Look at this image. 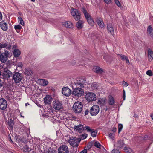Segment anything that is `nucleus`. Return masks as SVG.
Segmentation results:
<instances>
[{
  "instance_id": "f257e3e1",
  "label": "nucleus",
  "mask_w": 153,
  "mask_h": 153,
  "mask_svg": "<svg viewBox=\"0 0 153 153\" xmlns=\"http://www.w3.org/2000/svg\"><path fill=\"white\" fill-rule=\"evenodd\" d=\"M82 11L89 25L91 26H93L94 25V22L91 15L88 12L85 8V7H82Z\"/></svg>"
},
{
  "instance_id": "f03ea898",
  "label": "nucleus",
  "mask_w": 153,
  "mask_h": 153,
  "mask_svg": "<svg viewBox=\"0 0 153 153\" xmlns=\"http://www.w3.org/2000/svg\"><path fill=\"white\" fill-rule=\"evenodd\" d=\"M82 11L89 25L91 26H93L94 25V22L91 15L88 12L85 8V7H82Z\"/></svg>"
},
{
  "instance_id": "7ed1b4c3",
  "label": "nucleus",
  "mask_w": 153,
  "mask_h": 153,
  "mask_svg": "<svg viewBox=\"0 0 153 153\" xmlns=\"http://www.w3.org/2000/svg\"><path fill=\"white\" fill-rule=\"evenodd\" d=\"M83 105L80 102L77 101L74 103L72 107L73 111L77 114H79L82 110Z\"/></svg>"
},
{
  "instance_id": "20e7f679",
  "label": "nucleus",
  "mask_w": 153,
  "mask_h": 153,
  "mask_svg": "<svg viewBox=\"0 0 153 153\" xmlns=\"http://www.w3.org/2000/svg\"><path fill=\"white\" fill-rule=\"evenodd\" d=\"M71 13L76 20L78 21L80 19L81 14L77 9L72 8L71 10Z\"/></svg>"
},
{
  "instance_id": "39448f33",
  "label": "nucleus",
  "mask_w": 153,
  "mask_h": 153,
  "mask_svg": "<svg viewBox=\"0 0 153 153\" xmlns=\"http://www.w3.org/2000/svg\"><path fill=\"white\" fill-rule=\"evenodd\" d=\"M12 73L7 69H4L2 72L1 76L4 80H8L13 76Z\"/></svg>"
},
{
  "instance_id": "423d86ee",
  "label": "nucleus",
  "mask_w": 153,
  "mask_h": 153,
  "mask_svg": "<svg viewBox=\"0 0 153 153\" xmlns=\"http://www.w3.org/2000/svg\"><path fill=\"white\" fill-rule=\"evenodd\" d=\"M84 94V91L83 89L80 88H76L74 89L72 94L75 96L80 97L82 96Z\"/></svg>"
},
{
  "instance_id": "0eeeda50",
  "label": "nucleus",
  "mask_w": 153,
  "mask_h": 153,
  "mask_svg": "<svg viewBox=\"0 0 153 153\" xmlns=\"http://www.w3.org/2000/svg\"><path fill=\"white\" fill-rule=\"evenodd\" d=\"M100 111L99 106L97 105H94L90 109V113L92 116L97 115Z\"/></svg>"
},
{
  "instance_id": "6e6552de",
  "label": "nucleus",
  "mask_w": 153,
  "mask_h": 153,
  "mask_svg": "<svg viewBox=\"0 0 153 153\" xmlns=\"http://www.w3.org/2000/svg\"><path fill=\"white\" fill-rule=\"evenodd\" d=\"M81 141V139L74 137L73 139L69 140L68 142L70 143V144L73 147H77L78 146L79 144Z\"/></svg>"
},
{
  "instance_id": "1a4fd4ad",
  "label": "nucleus",
  "mask_w": 153,
  "mask_h": 153,
  "mask_svg": "<svg viewBox=\"0 0 153 153\" xmlns=\"http://www.w3.org/2000/svg\"><path fill=\"white\" fill-rule=\"evenodd\" d=\"M88 126H86L84 124H79L77 126H74V130L76 131H77L78 132L81 133L83 131H87V129H86V128Z\"/></svg>"
},
{
  "instance_id": "9d476101",
  "label": "nucleus",
  "mask_w": 153,
  "mask_h": 153,
  "mask_svg": "<svg viewBox=\"0 0 153 153\" xmlns=\"http://www.w3.org/2000/svg\"><path fill=\"white\" fill-rule=\"evenodd\" d=\"M53 107L55 109L59 111L63 108V105L62 102L55 100L53 103Z\"/></svg>"
},
{
  "instance_id": "9b49d317",
  "label": "nucleus",
  "mask_w": 153,
  "mask_h": 153,
  "mask_svg": "<svg viewBox=\"0 0 153 153\" xmlns=\"http://www.w3.org/2000/svg\"><path fill=\"white\" fill-rule=\"evenodd\" d=\"M12 76L16 84L21 82L22 78V74L17 72L15 73Z\"/></svg>"
},
{
  "instance_id": "f8f14e48",
  "label": "nucleus",
  "mask_w": 153,
  "mask_h": 153,
  "mask_svg": "<svg viewBox=\"0 0 153 153\" xmlns=\"http://www.w3.org/2000/svg\"><path fill=\"white\" fill-rule=\"evenodd\" d=\"M86 99L89 102L94 101L96 100V95L93 93H88L86 95Z\"/></svg>"
},
{
  "instance_id": "ddd939ff",
  "label": "nucleus",
  "mask_w": 153,
  "mask_h": 153,
  "mask_svg": "<svg viewBox=\"0 0 153 153\" xmlns=\"http://www.w3.org/2000/svg\"><path fill=\"white\" fill-rule=\"evenodd\" d=\"M9 54V52L7 51L1 53L0 55V60L2 62L5 63L7 61Z\"/></svg>"
},
{
  "instance_id": "4468645a",
  "label": "nucleus",
  "mask_w": 153,
  "mask_h": 153,
  "mask_svg": "<svg viewBox=\"0 0 153 153\" xmlns=\"http://www.w3.org/2000/svg\"><path fill=\"white\" fill-rule=\"evenodd\" d=\"M115 146L118 149H126V146L125 145L123 140H119L117 141V143L116 144Z\"/></svg>"
},
{
  "instance_id": "2eb2a0df",
  "label": "nucleus",
  "mask_w": 153,
  "mask_h": 153,
  "mask_svg": "<svg viewBox=\"0 0 153 153\" xmlns=\"http://www.w3.org/2000/svg\"><path fill=\"white\" fill-rule=\"evenodd\" d=\"M58 153H68L69 150L67 146L62 145L59 147L58 149Z\"/></svg>"
},
{
  "instance_id": "dca6fc26",
  "label": "nucleus",
  "mask_w": 153,
  "mask_h": 153,
  "mask_svg": "<svg viewBox=\"0 0 153 153\" xmlns=\"http://www.w3.org/2000/svg\"><path fill=\"white\" fill-rule=\"evenodd\" d=\"M7 105V101L4 98L0 99V109L4 110L5 109Z\"/></svg>"
},
{
  "instance_id": "f3484780",
  "label": "nucleus",
  "mask_w": 153,
  "mask_h": 153,
  "mask_svg": "<svg viewBox=\"0 0 153 153\" xmlns=\"http://www.w3.org/2000/svg\"><path fill=\"white\" fill-rule=\"evenodd\" d=\"M62 93L64 95L69 96L71 94V91L68 87H65L62 88Z\"/></svg>"
},
{
  "instance_id": "a211bd4d",
  "label": "nucleus",
  "mask_w": 153,
  "mask_h": 153,
  "mask_svg": "<svg viewBox=\"0 0 153 153\" xmlns=\"http://www.w3.org/2000/svg\"><path fill=\"white\" fill-rule=\"evenodd\" d=\"M87 129V131L88 132H90L91 133V136L93 137H96L97 134V130H94L93 129H92L89 126H88L86 128Z\"/></svg>"
},
{
  "instance_id": "6ab92c4d",
  "label": "nucleus",
  "mask_w": 153,
  "mask_h": 153,
  "mask_svg": "<svg viewBox=\"0 0 153 153\" xmlns=\"http://www.w3.org/2000/svg\"><path fill=\"white\" fill-rule=\"evenodd\" d=\"M52 100V98L49 95H47L44 98V103L46 104H50L51 103Z\"/></svg>"
},
{
  "instance_id": "aec40b11",
  "label": "nucleus",
  "mask_w": 153,
  "mask_h": 153,
  "mask_svg": "<svg viewBox=\"0 0 153 153\" xmlns=\"http://www.w3.org/2000/svg\"><path fill=\"white\" fill-rule=\"evenodd\" d=\"M148 60L149 62H151L153 59V51L150 49L148 50Z\"/></svg>"
},
{
  "instance_id": "412c9836",
  "label": "nucleus",
  "mask_w": 153,
  "mask_h": 153,
  "mask_svg": "<svg viewBox=\"0 0 153 153\" xmlns=\"http://www.w3.org/2000/svg\"><path fill=\"white\" fill-rule=\"evenodd\" d=\"M62 25L68 28H73V24L70 21H68L64 22L63 23Z\"/></svg>"
},
{
  "instance_id": "4be33fe9",
  "label": "nucleus",
  "mask_w": 153,
  "mask_h": 153,
  "mask_svg": "<svg viewBox=\"0 0 153 153\" xmlns=\"http://www.w3.org/2000/svg\"><path fill=\"white\" fill-rule=\"evenodd\" d=\"M147 34L148 36L153 37V29L151 25L148 26L147 28Z\"/></svg>"
},
{
  "instance_id": "5701e85b",
  "label": "nucleus",
  "mask_w": 153,
  "mask_h": 153,
  "mask_svg": "<svg viewBox=\"0 0 153 153\" xmlns=\"http://www.w3.org/2000/svg\"><path fill=\"white\" fill-rule=\"evenodd\" d=\"M0 27L2 30L6 31L7 30L8 27L7 23L4 22L2 21L0 23Z\"/></svg>"
},
{
  "instance_id": "b1692460",
  "label": "nucleus",
  "mask_w": 153,
  "mask_h": 153,
  "mask_svg": "<svg viewBox=\"0 0 153 153\" xmlns=\"http://www.w3.org/2000/svg\"><path fill=\"white\" fill-rule=\"evenodd\" d=\"M84 22L82 20H79L77 22L76 25V26L78 30H80L82 29L83 27V24Z\"/></svg>"
},
{
  "instance_id": "393cba45",
  "label": "nucleus",
  "mask_w": 153,
  "mask_h": 153,
  "mask_svg": "<svg viewBox=\"0 0 153 153\" xmlns=\"http://www.w3.org/2000/svg\"><path fill=\"white\" fill-rule=\"evenodd\" d=\"M96 21L100 27L102 28L104 27L105 25L102 20L100 18H98Z\"/></svg>"
},
{
  "instance_id": "a878e982",
  "label": "nucleus",
  "mask_w": 153,
  "mask_h": 153,
  "mask_svg": "<svg viewBox=\"0 0 153 153\" xmlns=\"http://www.w3.org/2000/svg\"><path fill=\"white\" fill-rule=\"evenodd\" d=\"M11 44L10 43H5L4 44L0 43V48H6L8 49H10L11 48Z\"/></svg>"
},
{
  "instance_id": "bb28decb",
  "label": "nucleus",
  "mask_w": 153,
  "mask_h": 153,
  "mask_svg": "<svg viewBox=\"0 0 153 153\" xmlns=\"http://www.w3.org/2000/svg\"><path fill=\"white\" fill-rule=\"evenodd\" d=\"M107 28L108 32L113 35L114 34V30L112 25L110 24L108 25Z\"/></svg>"
},
{
  "instance_id": "cd10ccee",
  "label": "nucleus",
  "mask_w": 153,
  "mask_h": 153,
  "mask_svg": "<svg viewBox=\"0 0 153 153\" xmlns=\"http://www.w3.org/2000/svg\"><path fill=\"white\" fill-rule=\"evenodd\" d=\"M94 68L95 69L94 72L97 74H102L103 72V70L97 66H95Z\"/></svg>"
},
{
  "instance_id": "c85d7f7f",
  "label": "nucleus",
  "mask_w": 153,
  "mask_h": 153,
  "mask_svg": "<svg viewBox=\"0 0 153 153\" xmlns=\"http://www.w3.org/2000/svg\"><path fill=\"white\" fill-rule=\"evenodd\" d=\"M123 61H126L127 63H129V61L128 58L124 55L119 54L118 55Z\"/></svg>"
},
{
  "instance_id": "c756f323",
  "label": "nucleus",
  "mask_w": 153,
  "mask_h": 153,
  "mask_svg": "<svg viewBox=\"0 0 153 153\" xmlns=\"http://www.w3.org/2000/svg\"><path fill=\"white\" fill-rule=\"evenodd\" d=\"M97 103L101 106H104L106 104V101L105 99L103 98L100 99L98 100Z\"/></svg>"
},
{
  "instance_id": "7c9ffc66",
  "label": "nucleus",
  "mask_w": 153,
  "mask_h": 153,
  "mask_svg": "<svg viewBox=\"0 0 153 153\" xmlns=\"http://www.w3.org/2000/svg\"><path fill=\"white\" fill-rule=\"evenodd\" d=\"M13 54L15 57H17L20 55L21 53V51L17 49H15L13 52Z\"/></svg>"
},
{
  "instance_id": "2f4dec72",
  "label": "nucleus",
  "mask_w": 153,
  "mask_h": 153,
  "mask_svg": "<svg viewBox=\"0 0 153 153\" xmlns=\"http://www.w3.org/2000/svg\"><path fill=\"white\" fill-rule=\"evenodd\" d=\"M108 103L109 105H113L115 103V101L114 98L112 97L111 96L108 99Z\"/></svg>"
},
{
  "instance_id": "473e14b6",
  "label": "nucleus",
  "mask_w": 153,
  "mask_h": 153,
  "mask_svg": "<svg viewBox=\"0 0 153 153\" xmlns=\"http://www.w3.org/2000/svg\"><path fill=\"white\" fill-rule=\"evenodd\" d=\"M14 27L17 32L18 33H19L21 29L22 28V26L20 25H15Z\"/></svg>"
},
{
  "instance_id": "72a5a7b5",
  "label": "nucleus",
  "mask_w": 153,
  "mask_h": 153,
  "mask_svg": "<svg viewBox=\"0 0 153 153\" xmlns=\"http://www.w3.org/2000/svg\"><path fill=\"white\" fill-rule=\"evenodd\" d=\"M8 124L9 126V129L12 130L13 128V126L14 124V123L12 120L8 121Z\"/></svg>"
},
{
  "instance_id": "f704fd0d",
  "label": "nucleus",
  "mask_w": 153,
  "mask_h": 153,
  "mask_svg": "<svg viewBox=\"0 0 153 153\" xmlns=\"http://www.w3.org/2000/svg\"><path fill=\"white\" fill-rule=\"evenodd\" d=\"M23 151L25 152H28V153H29L31 149L28 147V146L27 145H26L23 148Z\"/></svg>"
},
{
  "instance_id": "c9c22d12",
  "label": "nucleus",
  "mask_w": 153,
  "mask_h": 153,
  "mask_svg": "<svg viewBox=\"0 0 153 153\" xmlns=\"http://www.w3.org/2000/svg\"><path fill=\"white\" fill-rule=\"evenodd\" d=\"M84 82H85L84 80L82 81V82H81L80 80H79L76 83V85H79L81 88H83L84 87Z\"/></svg>"
},
{
  "instance_id": "e433bc0d",
  "label": "nucleus",
  "mask_w": 153,
  "mask_h": 153,
  "mask_svg": "<svg viewBox=\"0 0 153 153\" xmlns=\"http://www.w3.org/2000/svg\"><path fill=\"white\" fill-rule=\"evenodd\" d=\"M124 150H126V153H134L131 149L128 147H126V149Z\"/></svg>"
},
{
  "instance_id": "4c0bfd02",
  "label": "nucleus",
  "mask_w": 153,
  "mask_h": 153,
  "mask_svg": "<svg viewBox=\"0 0 153 153\" xmlns=\"http://www.w3.org/2000/svg\"><path fill=\"white\" fill-rule=\"evenodd\" d=\"M18 20L19 22V23L23 26H24L25 23L24 21L21 17L19 16L18 18Z\"/></svg>"
},
{
  "instance_id": "58836bf2",
  "label": "nucleus",
  "mask_w": 153,
  "mask_h": 153,
  "mask_svg": "<svg viewBox=\"0 0 153 153\" xmlns=\"http://www.w3.org/2000/svg\"><path fill=\"white\" fill-rule=\"evenodd\" d=\"M41 82L42 83V85L43 86H46L48 83V81L47 80L44 79H41Z\"/></svg>"
},
{
  "instance_id": "ea45409f",
  "label": "nucleus",
  "mask_w": 153,
  "mask_h": 153,
  "mask_svg": "<svg viewBox=\"0 0 153 153\" xmlns=\"http://www.w3.org/2000/svg\"><path fill=\"white\" fill-rule=\"evenodd\" d=\"M94 146L97 148H101V146L100 144L98 142L96 141L94 143Z\"/></svg>"
},
{
  "instance_id": "a19ab883",
  "label": "nucleus",
  "mask_w": 153,
  "mask_h": 153,
  "mask_svg": "<svg viewBox=\"0 0 153 153\" xmlns=\"http://www.w3.org/2000/svg\"><path fill=\"white\" fill-rule=\"evenodd\" d=\"M87 134H84L80 136V139L81 140H83L85 139L87 137Z\"/></svg>"
},
{
  "instance_id": "79ce46f5",
  "label": "nucleus",
  "mask_w": 153,
  "mask_h": 153,
  "mask_svg": "<svg viewBox=\"0 0 153 153\" xmlns=\"http://www.w3.org/2000/svg\"><path fill=\"white\" fill-rule=\"evenodd\" d=\"M116 4L120 8H123L122 6L120 4L118 0H114Z\"/></svg>"
},
{
  "instance_id": "37998d69",
  "label": "nucleus",
  "mask_w": 153,
  "mask_h": 153,
  "mask_svg": "<svg viewBox=\"0 0 153 153\" xmlns=\"http://www.w3.org/2000/svg\"><path fill=\"white\" fill-rule=\"evenodd\" d=\"M123 128V125L121 124H119L118 126V133H120V132L122 131V130Z\"/></svg>"
},
{
  "instance_id": "c03bdc74",
  "label": "nucleus",
  "mask_w": 153,
  "mask_h": 153,
  "mask_svg": "<svg viewBox=\"0 0 153 153\" xmlns=\"http://www.w3.org/2000/svg\"><path fill=\"white\" fill-rule=\"evenodd\" d=\"M146 74L149 76H152L153 75V74L151 70H148L146 72Z\"/></svg>"
},
{
  "instance_id": "a18cd8bd",
  "label": "nucleus",
  "mask_w": 153,
  "mask_h": 153,
  "mask_svg": "<svg viewBox=\"0 0 153 153\" xmlns=\"http://www.w3.org/2000/svg\"><path fill=\"white\" fill-rule=\"evenodd\" d=\"M26 74L28 76L31 75L32 74V71L30 69H28L26 71Z\"/></svg>"
},
{
  "instance_id": "49530a36",
  "label": "nucleus",
  "mask_w": 153,
  "mask_h": 153,
  "mask_svg": "<svg viewBox=\"0 0 153 153\" xmlns=\"http://www.w3.org/2000/svg\"><path fill=\"white\" fill-rule=\"evenodd\" d=\"M112 153H120V152L119 150L114 149L112 151Z\"/></svg>"
},
{
  "instance_id": "de8ad7c7",
  "label": "nucleus",
  "mask_w": 153,
  "mask_h": 153,
  "mask_svg": "<svg viewBox=\"0 0 153 153\" xmlns=\"http://www.w3.org/2000/svg\"><path fill=\"white\" fill-rule=\"evenodd\" d=\"M109 136L112 139V140H113L114 139V134L113 133H110L109 134Z\"/></svg>"
},
{
  "instance_id": "09e8293b",
  "label": "nucleus",
  "mask_w": 153,
  "mask_h": 153,
  "mask_svg": "<svg viewBox=\"0 0 153 153\" xmlns=\"http://www.w3.org/2000/svg\"><path fill=\"white\" fill-rule=\"evenodd\" d=\"M105 3L107 4H110L112 3L111 0H104Z\"/></svg>"
},
{
  "instance_id": "8fccbe9b",
  "label": "nucleus",
  "mask_w": 153,
  "mask_h": 153,
  "mask_svg": "<svg viewBox=\"0 0 153 153\" xmlns=\"http://www.w3.org/2000/svg\"><path fill=\"white\" fill-rule=\"evenodd\" d=\"M89 112L90 113V110H89L88 109H85L84 112L85 116L88 115Z\"/></svg>"
},
{
  "instance_id": "3c124183",
  "label": "nucleus",
  "mask_w": 153,
  "mask_h": 153,
  "mask_svg": "<svg viewBox=\"0 0 153 153\" xmlns=\"http://www.w3.org/2000/svg\"><path fill=\"white\" fill-rule=\"evenodd\" d=\"M122 85H124L125 87L127 86L128 85V84L124 81L123 82Z\"/></svg>"
},
{
  "instance_id": "603ef678",
  "label": "nucleus",
  "mask_w": 153,
  "mask_h": 153,
  "mask_svg": "<svg viewBox=\"0 0 153 153\" xmlns=\"http://www.w3.org/2000/svg\"><path fill=\"white\" fill-rule=\"evenodd\" d=\"M23 66L22 63L21 62H19L18 63L17 66L18 67H22Z\"/></svg>"
},
{
  "instance_id": "864d4df0",
  "label": "nucleus",
  "mask_w": 153,
  "mask_h": 153,
  "mask_svg": "<svg viewBox=\"0 0 153 153\" xmlns=\"http://www.w3.org/2000/svg\"><path fill=\"white\" fill-rule=\"evenodd\" d=\"M116 127H113L112 128V129L111 130V131L112 132L114 133V132H116Z\"/></svg>"
},
{
  "instance_id": "5fc2aeb1",
  "label": "nucleus",
  "mask_w": 153,
  "mask_h": 153,
  "mask_svg": "<svg viewBox=\"0 0 153 153\" xmlns=\"http://www.w3.org/2000/svg\"><path fill=\"white\" fill-rule=\"evenodd\" d=\"M87 150L86 149H84L80 152L79 153H87Z\"/></svg>"
},
{
  "instance_id": "6e6d98bb",
  "label": "nucleus",
  "mask_w": 153,
  "mask_h": 153,
  "mask_svg": "<svg viewBox=\"0 0 153 153\" xmlns=\"http://www.w3.org/2000/svg\"><path fill=\"white\" fill-rule=\"evenodd\" d=\"M126 97L125 91L124 90H123V100H124Z\"/></svg>"
},
{
  "instance_id": "4d7b16f0",
  "label": "nucleus",
  "mask_w": 153,
  "mask_h": 153,
  "mask_svg": "<svg viewBox=\"0 0 153 153\" xmlns=\"http://www.w3.org/2000/svg\"><path fill=\"white\" fill-rule=\"evenodd\" d=\"M3 86V82H1V80L0 79V88Z\"/></svg>"
},
{
  "instance_id": "13d9d810",
  "label": "nucleus",
  "mask_w": 153,
  "mask_h": 153,
  "mask_svg": "<svg viewBox=\"0 0 153 153\" xmlns=\"http://www.w3.org/2000/svg\"><path fill=\"white\" fill-rule=\"evenodd\" d=\"M2 15L1 13L0 12V20L2 19Z\"/></svg>"
},
{
  "instance_id": "bf43d9fd",
  "label": "nucleus",
  "mask_w": 153,
  "mask_h": 153,
  "mask_svg": "<svg viewBox=\"0 0 153 153\" xmlns=\"http://www.w3.org/2000/svg\"><path fill=\"white\" fill-rule=\"evenodd\" d=\"M107 57V55H105V56H104L103 57V58L105 60H106V58Z\"/></svg>"
},
{
  "instance_id": "052dcab7",
  "label": "nucleus",
  "mask_w": 153,
  "mask_h": 153,
  "mask_svg": "<svg viewBox=\"0 0 153 153\" xmlns=\"http://www.w3.org/2000/svg\"><path fill=\"white\" fill-rule=\"evenodd\" d=\"M106 108H105V111H106L108 110V108L107 107V106H105Z\"/></svg>"
},
{
  "instance_id": "680f3d73",
  "label": "nucleus",
  "mask_w": 153,
  "mask_h": 153,
  "mask_svg": "<svg viewBox=\"0 0 153 153\" xmlns=\"http://www.w3.org/2000/svg\"><path fill=\"white\" fill-rule=\"evenodd\" d=\"M29 105V104L28 103H26L25 105H26V106H27V105Z\"/></svg>"
},
{
  "instance_id": "e2e57ef3",
  "label": "nucleus",
  "mask_w": 153,
  "mask_h": 153,
  "mask_svg": "<svg viewBox=\"0 0 153 153\" xmlns=\"http://www.w3.org/2000/svg\"><path fill=\"white\" fill-rule=\"evenodd\" d=\"M31 153H35V152L34 151H32Z\"/></svg>"
},
{
  "instance_id": "0e129e2a",
  "label": "nucleus",
  "mask_w": 153,
  "mask_h": 153,
  "mask_svg": "<svg viewBox=\"0 0 153 153\" xmlns=\"http://www.w3.org/2000/svg\"><path fill=\"white\" fill-rule=\"evenodd\" d=\"M33 2H34L35 0H31Z\"/></svg>"
},
{
  "instance_id": "69168bd1",
  "label": "nucleus",
  "mask_w": 153,
  "mask_h": 153,
  "mask_svg": "<svg viewBox=\"0 0 153 153\" xmlns=\"http://www.w3.org/2000/svg\"><path fill=\"white\" fill-rule=\"evenodd\" d=\"M16 47V46L15 45V46H13V48H15Z\"/></svg>"
},
{
  "instance_id": "338daca9",
  "label": "nucleus",
  "mask_w": 153,
  "mask_h": 153,
  "mask_svg": "<svg viewBox=\"0 0 153 153\" xmlns=\"http://www.w3.org/2000/svg\"><path fill=\"white\" fill-rule=\"evenodd\" d=\"M19 14L20 15H21V14H22V13H19Z\"/></svg>"
},
{
  "instance_id": "774afa93",
  "label": "nucleus",
  "mask_w": 153,
  "mask_h": 153,
  "mask_svg": "<svg viewBox=\"0 0 153 153\" xmlns=\"http://www.w3.org/2000/svg\"><path fill=\"white\" fill-rule=\"evenodd\" d=\"M138 117V116L137 115L136 116H135V117Z\"/></svg>"
}]
</instances>
